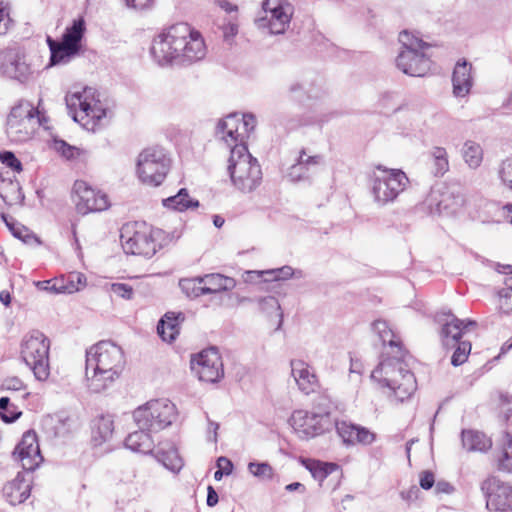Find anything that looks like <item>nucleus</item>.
Instances as JSON below:
<instances>
[{"instance_id": "nucleus-1", "label": "nucleus", "mask_w": 512, "mask_h": 512, "mask_svg": "<svg viewBox=\"0 0 512 512\" xmlns=\"http://www.w3.org/2000/svg\"><path fill=\"white\" fill-rule=\"evenodd\" d=\"M373 330L378 334L383 345L388 344L392 349L396 348V355L386 357L380 361L372 371L371 378L382 387L392 390L395 396L404 401L417 389V382L413 372L405 362L406 351L403 349L400 339L384 320H376L372 324Z\"/></svg>"}, {"instance_id": "nucleus-2", "label": "nucleus", "mask_w": 512, "mask_h": 512, "mask_svg": "<svg viewBox=\"0 0 512 512\" xmlns=\"http://www.w3.org/2000/svg\"><path fill=\"white\" fill-rule=\"evenodd\" d=\"M153 59L160 65H190L206 55L204 40L189 24L179 22L157 35L150 48Z\"/></svg>"}, {"instance_id": "nucleus-3", "label": "nucleus", "mask_w": 512, "mask_h": 512, "mask_svg": "<svg viewBox=\"0 0 512 512\" xmlns=\"http://www.w3.org/2000/svg\"><path fill=\"white\" fill-rule=\"evenodd\" d=\"M125 367L122 348L112 341H100L86 351L85 375L91 392L100 393L119 378Z\"/></svg>"}, {"instance_id": "nucleus-4", "label": "nucleus", "mask_w": 512, "mask_h": 512, "mask_svg": "<svg viewBox=\"0 0 512 512\" xmlns=\"http://www.w3.org/2000/svg\"><path fill=\"white\" fill-rule=\"evenodd\" d=\"M436 321L441 325L440 338L445 349H453L451 364L455 367L466 362L471 352V342L463 340V336L471 327L477 325L476 321L457 318L451 311L440 313Z\"/></svg>"}, {"instance_id": "nucleus-5", "label": "nucleus", "mask_w": 512, "mask_h": 512, "mask_svg": "<svg viewBox=\"0 0 512 512\" xmlns=\"http://www.w3.org/2000/svg\"><path fill=\"white\" fill-rule=\"evenodd\" d=\"M228 172L233 185L242 192H251L262 180L261 167L256 158L252 157L245 144L231 147Z\"/></svg>"}, {"instance_id": "nucleus-6", "label": "nucleus", "mask_w": 512, "mask_h": 512, "mask_svg": "<svg viewBox=\"0 0 512 512\" xmlns=\"http://www.w3.org/2000/svg\"><path fill=\"white\" fill-rule=\"evenodd\" d=\"M50 340L39 330H32L21 341V358L38 381H45L50 375Z\"/></svg>"}, {"instance_id": "nucleus-7", "label": "nucleus", "mask_w": 512, "mask_h": 512, "mask_svg": "<svg viewBox=\"0 0 512 512\" xmlns=\"http://www.w3.org/2000/svg\"><path fill=\"white\" fill-rule=\"evenodd\" d=\"M138 428L157 433L170 426L176 418V407L167 399H156L133 412Z\"/></svg>"}, {"instance_id": "nucleus-8", "label": "nucleus", "mask_w": 512, "mask_h": 512, "mask_svg": "<svg viewBox=\"0 0 512 512\" xmlns=\"http://www.w3.org/2000/svg\"><path fill=\"white\" fill-rule=\"evenodd\" d=\"M376 168L381 174H374L372 177V194L379 205H386L406 189L409 179L400 169H387L382 165Z\"/></svg>"}, {"instance_id": "nucleus-9", "label": "nucleus", "mask_w": 512, "mask_h": 512, "mask_svg": "<svg viewBox=\"0 0 512 512\" xmlns=\"http://www.w3.org/2000/svg\"><path fill=\"white\" fill-rule=\"evenodd\" d=\"M170 160L161 147H149L138 156L137 174L141 182L151 185H160L169 171Z\"/></svg>"}, {"instance_id": "nucleus-10", "label": "nucleus", "mask_w": 512, "mask_h": 512, "mask_svg": "<svg viewBox=\"0 0 512 512\" xmlns=\"http://www.w3.org/2000/svg\"><path fill=\"white\" fill-rule=\"evenodd\" d=\"M289 424L302 440H309L333 429L334 420L327 413L296 410L289 418Z\"/></svg>"}, {"instance_id": "nucleus-11", "label": "nucleus", "mask_w": 512, "mask_h": 512, "mask_svg": "<svg viewBox=\"0 0 512 512\" xmlns=\"http://www.w3.org/2000/svg\"><path fill=\"white\" fill-rule=\"evenodd\" d=\"M161 230H152L143 226L138 230H131L126 227L121 232V243L123 250L127 254L139 255L151 258L157 252L160 245L157 244L156 238L161 235Z\"/></svg>"}, {"instance_id": "nucleus-12", "label": "nucleus", "mask_w": 512, "mask_h": 512, "mask_svg": "<svg viewBox=\"0 0 512 512\" xmlns=\"http://www.w3.org/2000/svg\"><path fill=\"white\" fill-rule=\"evenodd\" d=\"M99 93L93 88H85L82 93H76L71 98H66L67 106L76 105V100L80 107V112L73 115L75 122L81 123L84 119L92 120V127H88L89 120L83 123L88 130H94L98 122L106 117L107 109L103 106Z\"/></svg>"}, {"instance_id": "nucleus-13", "label": "nucleus", "mask_w": 512, "mask_h": 512, "mask_svg": "<svg viewBox=\"0 0 512 512\" xmlns=\"http://www.w3.org/2000/svg\"><path fill=\"white\" fill-rule=\"evenodd\" d=\"M265 16L256 19L260 29H268L270 34H283L289 27L293 7L284 0H265L263 3Z\"/></svg>"}, {"instance_id": "nucleus-14", "label": "nucleus", "mask_w": 512, "mask_h": 512, "mask_svg": "<svg viewBox=\"0 0 512 512\" xmlns=\"http://www.w3.org/2000/svg\"><path fill=\"white\" fill-rule=\"evenodd\" d=\"M191 369L199 380L208 383H217L224 377L223 362L215 347L205 349L192 358Z\"/></svg>"}, {"instance_id": "nucleus-15", "label": "nucleus", "mask_w": 512, "mask_h": 512, "mask_svg": "<svg viewBox=\"0 0 512 512\" xmlns=\"http://www.w3.org/2000/svg\"><path fill=\"white\" fill-rule=\"evenodd\" d=\"M481 491L489 510L506 511L512 507V486L497 477L490 476L482 481Z\"/></svg>"}, {"instance_id": "nucleus-16", "label": "nucleus", "mask_w": 512, "mask_h": 512, "mask_svg": "<svg viewBox=\"0 0 512 512\" xmlns=\"http://www.w3.org/2000/svg\"><path fill=\"white\" fill-rule=\"evenodd\" d=\"M72 198L77 211L81 214L103 211L109 206L106 194L96 191L82 180L75 181Z\"/></svg>"}, {"instance_id": "nucleus-17", "label": "nucleus", "mask_w": 512, "mask_h": 512, "mask_svg": "<svg viewBox=\"0 0 512 512\" xmlns=\"http://www.w3.org/2000/svg\"><path fill=\"white\" fill-rule=\"evenodd\" d=\"M15 461L21 463L25 472L34 471L42 462L43 457L40 452L37 434L34 430L26 431L20 442L12 452Z\"/></svg>"}, {"instance_id": "nucleus-18", "label": "nucleus", "mask_w": 512, "mask_h": 512, "mask_svg": "<svg viewBox=\"0 0 512 512\" xmlns=\"http://www.w3.org/2000/svg\"><path fill=\"white\" fill-rule=\"evenodd\" d=\"M0 69L5 76L22 83L31 75V68L26 62L24 52L15 48L6 49L1 53Z\"/></svg>"}, {"instance_id": "nucleus-19", "label": "nucleus", "mask_w": 512, "mask_h": 512, "mask_svg": "<svg viewBox=\"0 0 512 512\" xmlns=\"http://www.w3.org/2000/svg\"><path fill=\"white\" fill-rule=\"evenodd\" d=\"M396 65L409 76L423 77L430 70L431 60L424 50L400 51Z\"/></svg>"}, {"instance_id": "nucleus-20", "label": "nucleus", "mask_w": 512, "mask_h": 512, "mask_svg": "<svg viewBox=\"0 0 512 512\" xmlns=\"http://www.w3.org/2000/svg\"><path fill=\"white\" fill-rule=\"evenodd\" d=\"M461 201L460 197L454 198L448 190L441 191L440 189H432L426 199L430 210L440 215L455 213L461 205Z\"/></svg>"}, {"instance_id": "nucleus-21", "label": "nucleus", "mask_w": 512, "mask_h": 512, "mask_svg": "<svg viewBox=\"0 0 512 512\" xmlns=\"http://www.w3.org/2000/svg\"><path fill=\"white\" fill-rule=\"evenodd\" d=\"M323 161L321 155L307 156L305 149L299 153L297 162L294 163L287 172V177L292 182H298L310 179L314 168Z\"/></svg>"}, {"instance_id": "nucleus-22", "label": "nucleus", "mask_w": 512, "mask_h": 512, "mask_svg": "<svg viewBox=\"0 0 512 512\" xmlns=\"http://www.w3.org/2000/svg\"><path fill=\"white\" fill-rule=\"evenodd\" d=\"M31 481L26 479L24 472H18L16 477L3 488L6 500L13 506L23 503L31 493Z\"/></svg>"}, {"instance_id": "nucleus-23", "label": "nucleus", "mask_w": 512, "mask_h": 512, "mask_svg": "<svg viewBox=\"0 0 512 512\" xmlns=\"http://www.w3.org/2000/svg\"><path fill=\"white\" fill-rule=\"evenodd\" d=\"M291 373L299 389L306 395L314 393L319 387L317 376L309 370L302 360H292Z\"/></svg>"}, {"instance_id": "nucleus-24", "label": "nucleus", "mask_w": 512, "mask_h": 512, "mask_svg": "<svg viewBox=\"0 0 512 512\" xmlns=\"http://www.w3.org/2000/svg\"><path fill=\"white\" fill-rule=\"evenodd\" d=\"M46 42L50 50V59L47 67L69 63L81 51L63 40L57 41L51 36L46 37Z\"/></svg>"}, {"instance_id": "nucleus-25", "label": "nucleus", "mask_w": 512, "mask_h": 512, "mask_svg": "<svg viewBox=\"0 0 512 512\" xmlns=\"http://www.w3.org/2000/svg\"><path fill=\"white\" fill-rule=\"evenodd\" d=\"M41 124V119L7 120L6 133L12 142L22 143L29 140Z\"/></svg>"}, {"instance_id": "nucleus-26", "label": "nucleus", "mask_w": 512, "mask_h": 512, "mask_svg": "<svg viewBox=\"0 0 512 512\" xmlns=\"http://www.w3.org/2000/svg\"><path fill=\"white\" fill-rule=\"evenodd\" d=\"M472 65L466 60L459 61L455 65L452 84L453 93L456 97L466 96L472 88V77H471Z\"/></svg>"}, {"instance_id": "nucleus-27", "label": "nucleus", "mask_w": 512, "mask_h": 512, "mask_svg": "<svg viewBox=\"0 0 512 512\" xmlns=\"http://www.w3.org/2000/svg\"><path fill=\"white\" fill-rule=\"evenodd\" d=\"M461 442L467 452H486L492 447V440L489 437L473 429L461 431Z\"/></svg>"}, {"instance_id": "nucleus-28", "label": "nucleus", "mask_w": 512, "mask_h": 512, "mask_svg": "<svg viewBox=\"0 0 512 512\" xmlns=\"http://www.w3.org/2000/svg\"><path fill=\"white\" fill-rule=\"evenodd\" d=\"M241 127V120L237 113H231L218 122L217 134H222L223 139L229 143L244 144V136L239 133Z\"/></svg>"}, {"instance_id": "nucleus-29", "label": "nucleus", "mask_w": 512, "mask_h": 512, "mask_svg": "<svg viewBox=\"0 0 512 512\" xmlns=\"http://www.w3.org/2000/svg\"><path fill=\"white\" fill-rule=\"evenodd\" d=\"M183 313L167 312L158 322L157 333L163 341L172 342L176 339L180 330V323L184 321Z\"/></svg>"}, {"instance_id": "nucleus-30", "label": "nucleus", "mask_w": 512, "mask_h": 512, "mask_svg": "<svg viewBox=\"0 0 512 512\" xmlns=\"http://www.w3.org/2000/svg\"><path fill=\"white\" fill-rule=\"evenodd\" d=\"M148 429H140L130 433L125 439V446L140 453H151L153 451L154 442Z\"/></svg>"}, {"instance_id": "nucleus-31", "label": "nucleus", "mask_w": 512, "mask_h": 512, "mask_svg": "<svg viewBox=\"0 0 512 512\" xmlns=\"http://www.w3.org/2000/svg\"><path fill=\"white\" fill-rule=\"evenodd\" d=\"M205 294H215L222 291L232 290L236 281L219 273L207 274L202 277Z\"/></svg>"}, {"instance_id": "nucleus-32", "label": "nucleus", "mask_w": 512, "mask_h": 512, "mask_svg": "<svg viewBox=\"0 0 512 512\" xmlns=\"http://www.w3.org/2000/svg\"><path fill=\"white\" fill-rule=\"evenodd\" d=\"M92 441L95 446H100L108 441L113 434V420L110 416H98L92 422Z\"/></svg>"}, {"instance_id": "nucleus-33", "label": "nucleus", "mask_w": 512, "mask_h": 512, "mask_svg": "<svg viewBox=\"0 0 512 512\" xmlns=\"http://www.w3.org/2000/svg\"><path fill=\"white\" fill-rule=\"evenodd\" d=\"M162 204L168 209L179 212H184L188 209H194L200 205L197 199H193L189 196L188 190L186 188H181L177 194L163 199Z\"/></svg>"}, {"instance_id": "nucleus-34", "label": "nucleus", "mask_w": 512, "mask_h": 512, "mask_svg": "<svg viewBox=\"0 0 512 512\" xmlns=\"http://www.w3.org/2000/svg\"><path fill=\"white\" fill-rule=\"evenodd\" d=\"M85 32L86 23L84 18L80 16L77 19H74L72 24L65 29L61 40L70 45H73V47H76V49L81 51L82 40L84 38Z\"/></svg>"}, {"instance_id": "nucleus-35", "label": "nucleus", "mask_w": 512, "mask_h": 512, "mask_svg": "<svg viewBox=\"0 0 512 512\" xmlns=\"http://www.w3.org/2000/svg\"><path fill=\"white\" fill-rule=\"evenodd\" d=\"M156 459L162 463L166 469L174 473H178L183 467V460L174 445H168L167 449L164 447L159 448L156 452Z\"/></svg>"}, {"instance_id": "nucleus-36", "label": "nucleus", "mask_w": 512, "mask_h": 512, "mask_svg": "<svg viewBox=\"0 0 512 512\" xmlns=\"http://www.w3.org/2000/svg\"><path fill=\"white\" fill-rule=\"evenodd\" d=\"M303 465L312 477L322 483L330 474L339 469V465L332 462H323L316 459L303 460Z\"/></svg>"}, {"instance_id": "nucleus-37", "label": "nucleus", "mask_w": 512, "mask_h": 512, "mask_svg": "<svg viewBox=\"0 0 512 512\" xmlns=\"http://www.w3.org/2000/svg\"><path fill=\"white\" fill-rule=\"evenodd\" d=\"M36 120L44 119V115L27 100H20L14 105L7 117V120Z\"/></svg>"}, {"instance_id": "nucleus-38", "label": "nucleus", "mask_w": 512, "mask_h": 512, "mask_svg": "<svg viewBox=\"0 0 512 512\" xmlns=\"http://www.w3.org/2000/svg\"><path fill=\"white\" fill-rule=\"evenodd\" d=\"M35 285L39 290L47 291L52 294H71L79 290V288L74 284H66V279L64 277L38 281Z\"/></svg>"}, {"instance_id": "nucleus-39", "label": "nucleus", "mask_w": 512, "mask_h": 512, "mask_svg": "<svg viewBox=\"0 0 512 512\" xmlns=\"http://www.w3.org/2000/svg\"><path fill=\"white\" fill-rule=\"evenodd\" d=\"M500 471L512 473V434L505 431L502 435L501 453L497 460Z\"/></svg>"}, {"instance_id": "nucleus-40", "label": "nucleus", "mask_w": 512, "mask_h": 512, "mask_svg": "<svg viewBox=\"0 0 512 512\" xmlns=\"http://www.w3.org/2000/svg\"><path fill=\"white\" fill-rule=\"evenodd\" d=\"M431 172L435 177H442L449 170L448 154L443 147H433L431 152Z\"/></svg>"}, {"instance_id": "nucleus-41", "label": "nucleus", "mask_w": 512, "mask_h": 512, "mask_svg": "<svg viewBox=\"0 0 512 512\" xmlns=\"http://www.w3.org/2000/svg\"><path fill=\"white\" fill-rule=\"evenodd\" d=\"M462 156L465 163L471 168H478L483 160V150L480 144L468 140L464 143L462 148Z\"/></svg>"}, {"instance_id": "nucleus-42", "label": "nucleus", "mask_w": 512, "mask_h": 512, "mask_svg": "<svg viewBox=\"0 0 512 512\" xmlns=\"http://www.w3.org/2000/svg\"><path fill=\"white\" fill-rule=\"evenodd\" d=\"M22 415V411H20L17 406L11 403L9 397H1L0 398V419L7 424L14 423L17 421Z\"/></svg>"}, {"instance_id": "nucleus-43", "label": "nucleus", "mask_w": 512, "mask_h": 512, "mask_svg": "<svg viewBox=\"0 0 512 512\" xmlns=\"http://www.w3.org/2000/svg\"><path fill=\"white\" fill-rule=\"evenodd\" d=\"M182 292L191 299L205 295L202 277L186 278L179 281Z\"/></svg>"}, {"instance_id": "nucleus-44", "label": "nucleus", "mask_w": 512, "mask_h": 512, "mask_svg": "<svg viewBox=\"0 0 512 512\" xmlns=\"http://www.w3.org/2000/svg\"><path fill=\"white\" fill-rule=\"evenodd\" d=\"M399 43L402 46L401 51L425 50L430 46L428 43L424 42L419 37L411 34L407 30L400 32Z\"/></svg>"}, {"instance_id": "nucleus-45", "label": "nucleus", "mask_w": 512, "mask_h": 512, "mask_svg": "<svg viewBox=\"0 0 512 512\" xmlns=\"http://www.w3.org/2000/svg\"><path fill=\"white\" fill-rule=\"evenodd\" d=\"M259 276L269 275L274 281L287 280L291 277L302 278V270H294L291 266L285 265L280 268L257 272Z\"/></svg>"}, {"instance_id": "nucleus-46", "label": "nucleus", "mask_w": 512, "mask_h": 512, "mask_svg": "<svg viewBox=\"0 0 512 512\" xmlns=\"http://www.w3.org/2000/svg\"><path fill=\"white\" fill-rule=\"evenodd\" d=\"M248 471L261 480H272L275 474L273 467L268 462H249Z\"/></svg>"}, {"instance_id": "nucleus-47", "label": "nucleus", "mask_w": 512, "mask_h": 512, "mask_svg": "<svg viewBox=\"0 0 512 512\" xmlns=\"http://www.w3.org/2000/svg\"><path fill=\"white\" fill-rule=\"evenodd\" d=\"M53 148L67 160L76 159L82 152L78 147L72 146L66 141L56 138L53 140Z\"/></svg>"}, {"instance_id": "nucleus-48", "label": "nucleus", "mask_w": 512, "mask_h": 512, "mask_svg": "<svg viewBox=\"0 0 512 512\" xmlns=\"http://www.w3.org/2000/svg\"><path fill=\"white\" fill-rule=\"evenodd\" d=\"M356 426L357 425H355V424L342 421V422H334L333 427H335L337 434L343 440L344 444L354 445Z\"/></svg>"}, {"instance_id": "nucleus-49", "label": "nucleus", "mask_w": 512, "mask_h": 512, "mask_svg": "<svg viewBox=\"0 0 512 512\" xmlns=\"http://www.w3.org/2000/svg\"><path fill=\"white\" fill-rule=\"evenodd\" d=\"M55 419H56L55 429H56L57 435L63 436L65 434L71 432L72 429L75 427V423H76L75 419L72 416H70L64 412L56 414Z\"/></svg>"}, {"instance_id": "nucleus-50", "label": "nucleus", "mask_w": 512, "mask_h": 512, "mask_svg": "<svg viewBox=\"0 0 512 512\" xmlns=\"http://www.w3.org/2000/svg\"><path fill=\"white\" fill-rule=\"evenodd\" d=\"M498 176L502 184L512 190V156L507 157L500 163Z\"/></svg>"}, {"instance_id": "nucleus-51", "label": "nucleus", "mask_w": 512, "mask_h": 512, "mask_svg": "<svg viewBox=\"0 0 512 512\" xmlns=\"http://www.w3.org/2000/svg\"><path fill=\"white\" fill-rule=\"evenodd\" d=\"M0 161L14 172L20 173L23 170L22 163L12 151H1Z\"/></svg>"}, {"instance_id": "nucleus-52", "label": "nucleus", "mask_w": 512, "mask_h": 512, "mask_svg": "<svg viewBox=\"0 0 512 512\" xmlns=\"http://www.w3.org/2000/svg\"><path fill=\"white\" fill-rule=\"evenodd\" d=\"M218 469L214 473V479L220 481L224 475L228 476L233 471V463L227 457L221 456L217 459Z\"/></svg>"}, {"instance_id": "nucleus-53", "label": "nucleus", "mask_w": 512, "mask_h": 512, "mask_svg": "<svg viewBox=\"0 0 512 512\" xmlns=\"http://www.w3.org/2000/svg\"><path fill=\"white\" fill-rule=\"evenodd\" d=\"M376 435L367 428L357 425L354 437V444L370 445L375 441Z\"/></svg>"}, {"instance_id": "nucleus-54", "label": "nucleus", "mask_w": 512, "mask_h": 512, "mask_svg": "<svg viewBox=\"0 0 512 512\" xmlns=\"http://www.w3.org/2000/svg\"><path fill=\"white\" fill-rule=\"evenodd\" d=\"M1 217H2L3 221L5 222L7 228L9 229V231L12 233V235L15 238L19 239L20 237H22L24 232H27V227L18 223L12 217H10L6 214H2Z\"/></svg>"}, {"instance_id": "nucleus-55", "label": "nucleus", "mask_w": 512, "mask_h": 512, "mask_svg": "<svg viewBox=\"0 0 512 512\" xmlns=\"http://www.w3.org/2000/svg\"><path fill=\"white\" fill-rule=\"evenodd\" d=\"M331 406L332 402L330 398L325 394H320L313 400V409L317 410L315 411L316 413H327L331 416Z\"/></svg>"}, {"instance_id": "nucleus-56", "label": "nucleus", "mask_w": 512, "mask_h": 512, "mask_svg": "<svg viewBox=\"0 0 512 512\" xmlns=\"http://www.w3.org/2000/svg\"><path fill=\"white\" fill-rule=\"evenodd\" d=\"M25 384L18 377H8L3 380L0 389L2 391H12L18 392L21 390H25Z\"/></svg>"}, {"instance_id": "nucleus-57", "label": "nucleus", "mask_w": 512, "mask_h": 512, "mask_svg": "<svg viewBox=\"0 0 512 512\" xmlns=\"http://www.w3.org/2000/svg\"><path fill=\"white\" fill-rule=\"evenodd\" d=\"M111 291L123 299H131L134 294L133 287L127 283H113L111 284Z\"/></svg>"}, {"instance_id": "nucleus-58", "label": "nucleus", "mask_w": 512, "mask_h": 512, "mask_svg": "<svg viewBox=\"0 0 512 512\" xmlns=\"http://www.w3.org/2000/svg\"><path fill=\"white\" fill-rule=\"evenodd\" d=\"M499 296L502 299L500 310L508 315L512 312V289H501Z\"/></svg>"}, {"instance_id": "nucleus-59", "label": "nucleus", "mask_w": 512, "mask_h": 512, "mask_svg": "<svg viewBox=\"0 0 512 512\" xmlns=\"http://www.w3.org/2000/svg\"><path fill=\"white\" fill-rule=\"evenodd\" d=\"M258 304L263 312H269L271 310H279L280 304L274 296H266L259 298Z\"/></svg>"}, {"instance_id": "nucleus-60", "label": "nucleus", "mask_w": 512, "mask_h": 512, "mask_svg": "<svg viewBox=\"0 0 512 512\" xmlns=\"http://www.w3.org/2000/svg\"><path fill=\"white\" fill-rule=\"evenodd\" d=\"M241 120V127L245 130L247 136L254 131L256 127V117L252 113L243 114Z\"/></svg>"}, {"instance_id": "nucleus-61", "label": "nucleus", "mask_w": 512, "mask_h": 512, "mask_svg": "<svg viewBox=\"0 0 512 512\" xmlns=\"http://www.w3.org/2000/svg\"><path fill=\"white\" fill-rule=\"evenodd\" d=\"M419 484H420V487L424 490L431 489L435 485L434 474L429 470L423 471L420 474Z\"/></svg>"}, {"instance_id": "nucleus-62", "label": "nucleus", "mask_w": 512, "mask_h": 512, "mask_svg": "<svg viewBox=\"0 0 512 512\" xmlns=\"http://www.w3.org/2000/svg\"><path fill=\"white\" fill-rule=\"evenodd\" d=\"M289 93L292 100L301 102L305 96V91L300 83H292L289 86Z\"/></svg>"}, {"instance_id": "nucleus-63", "label": "nucleus", "mask_w": 512, "mask_h": 512, "mask_svg": "<svg viewBox=\"0 0 512 512\" xmlns=\"http://www.w3.org/2000/svg\"><path fill=\"white\" fill-rule=\"evenodd\" d=\"M23 243L30 246H39L42 244L40 238L34 234L29 228H27V232H24L22 237L19 238Z\"/></svg>"}, {"instance_id": "nucleus-64", "label": "nucleus", "mask_w": 512, "mask_h": 512, "mask_svg": "<svg viewBox=\"0 0 512 512\" xmlns=\"http://www.w3.org/2000/svg\"><path fill=\"white\" fill-rule=\"evenodd\" d=\"M238 33V26L234 23H228L223 27V37L226 42H230Z\"/></svg>"}]
</instances>
